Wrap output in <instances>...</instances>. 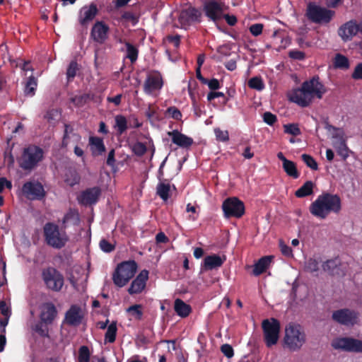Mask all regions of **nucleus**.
Here are the masks:
<instances>
[{"label": "nucleus", "instance_id": "3", "mask_svg": "<svg viewBox=\"0 0 362 362\" xmlns=\"http://www.w3.org/2000/svg\"><path fill=\"white\" fill-rule=\"evenodd\" d=\"M305 334L300 325L290 323L286 327L284 344L289 350H299L305 344Z\"/></svg>", "mask_w": 362, "mask_h": 362}, {"label": "nucleus", "instance_id": "39", "mask_svg": "<svg viewBox=\"0 0 362 362\" xmlns=\"http://www.w3.org/2000/svg\"><path fill=\"white\" fill-rule=\"evenodd\" d=\"M283 168L288 176L293 178H298L299 177L296 164L293 161L288 160L285 163H283Z\"/></svg>", "mask_w": 362, "mask_h": 362}, {"label": "nucleus", "instance_id": "51", "mask_svg": "<svg viewBox=\"0 0 362 362\" xmlns=\"http://www.w3.org/2000/svg\"><path fill=\"white\" fill-rule=\"evenodd\" d=\"M338 264L339 261L337 259H329L323 264L322 267L325 271L332 273Z\"/></svg>", "mask_w": 362, "mask_h": 362}, {"label": "nucleus", "instance_id": "27", "mask_svg": "<svg viewBox=\"0 0 362 362\" xmlns=\"http://www.w3.org/2000/svg\"><path fill=\"white\" fill-rule=\"evenodd\" d=\"M57 315V310L52 303H45L42 306V311L40 315L41 320L46 323H51Z\"/></svg>", "mask_w": 362, "mask_h": 362}, {"label": "nucleus", "instance_id": "12", "mask_svg": "<svg viewBox=\"0 0 362 362\" xmlns=\"http://www.w3.org/2000/svg\"><path fill=\"white\" fill-rule=\"evenodd\" d=\"M42 279L46 286L54 291H59L64 285L63 276L54 268L49 267L43 269Z\"/></svg>", "mask_w": 362, "mask_h": 362}, {"label": "nucleus", "instance_id": "29", "mask_svg": "<svg viewBox=\"0 0 362 362\" xmlns=\"http://www.w3.org/2000/svg\"><path fill=\"white\" fill-rule=\"evenodd\" d=\"M174 310L176 314L182 318L187 317L192 312L191 306L180 298L175 299Z\"/></svg>", "mask_w": 362, "mask_h": 362}, {"label": "nucleus", "instance_id": "33", "mask_svg": "<svg viewBox=\"0 0 362 362\" xmlns=\"http://www.w3.org/2000/svg\"><path fill=\"white\" fill-rule=\"evenodd\" d=\"M114 128L118 134H122L127 129V120L126 117L122 115H117L115 117Z\"/></svg>", "mask_w": 362, "mask_h": 362}, {"label": "nucleus", "instance_id": "10", "mask_svg": "<svg viewBox=\"0 0 362 362\" xmlns=\"http://www.w3.org/2000/svg\"><path fill=\"white\" fill-rule=\"evenodd\" d=\"M43 157V151L35 146H30L24 149L20 160V166L24 170L33 168Z\"/></svg>", "mask_w": 362, "mask_h": 362}, {"label": "nucleus", "instance_id": "44", "mask_svg": "<svg viewBox=\"0 0 362 362\" xmlns=\"http://www.w3.org/2000/svg\"><path fill=\"white\" fill-rule=\"evenodd\" d=\"M90 353L86 346H82L78 350V362H90Z\"/></svg>", "mask_w": 362, "mask_h": 362}, {"label": "nucleus", "instance_id": "55", "mask_svg": "<svg viewBox=\"0 0 362 362\" xmlns=\"http://www.w3.org/2000/svg\"><path fill=\"white\" fill-rule=\"evenodd\" d=\"M263 30V25L261 23L253 24L250 27V31L254 36L259 35Z\"/></svg>", "mask_w": 362, "mask_h": 362}, {"label": "nucleus", "instance_id": "53", "mask_svg": "<svg viewBox=\"0 0 362 362\" xmlns=\"http://www.w3.org/2000/svg\"><path fill=\"white\" fill-rule=\"evenodd\" d=\"M100 247L105 252H110L114 250L115 245L109 243L107 240L103 239L100 242Z\"/></svg>", "mask_w": 362, "mask_h": 362}, {"label": "nucleus", "instance_id": "4", "mask_svg": "<svg viewBox=\"0 0 362 362\" xmlns=\"http://www.w3.org/2000/svg\"><path fill=\"white\" fill-rule=\"evenodd\" d=\"M136 270L137 264L134 260L121 262L113 273L114 284L119 287H123L134 276Z\"/></svg>", "mask_w": 362, "mask_h": 362}, {"label": "nucleus", "instance_id": "31", "mask_svg": "<svg viewBox=\"0 0 362 362\" xmlns=\"http://www.w3.org/2000/svg\"><path fill=\"white\" fill-rule=\"evenodd\" d=\"M315 184L312 181L305 182L297 191L295 195L298 198H303L313 194Z\"/></svg>", "mask_w": 362, "mask_h": 362}, {"label": "nucleus", "instance_id": "64", "mask_svg": "<svg viewBox=\"0 0 362 362\" xmlns=\"http://www.w3.org/2000/svg\"><path fill=\"white\" fill-rule=\"evenodd\" d=\"M122 95L121 94H118L115 97H108L107 101L110 103H114L115 105H119L121 103Z\"/></svg>", "mask_w": 362, "mask_h": 362}, {"label": "nucleus", "instance_id": "49", "mask_svg": "<svg viewBox=\"0 0 362 362\" xmlns=\"http://www.w3.org/2000/svg\"><path fill=\"white\" fill-rule=\"evenodd\" d=\"M216 139L219 141H227L229 139L228 131L221 130L220 128L214 129Z\"/></svg>", "mask_w": 362, "mask_h": 362}, {"label": "nucleus", "instance_id": "58", "mask_svg": "<svg viewBox=\"0 0 362 362\" xmlns=\"http://www.w3.org/2000/svg\"><path fill=\"white\" fill-rule=\"evenodd\" d=\"M351 76L355 80L362 79V63H359L356 66Z\"/></svg>", "mask_w": 362, "mask_h": 362}, {"label": "nucleus", "instance_id": "30", "mask_svg": "<svg viewBox=\"0 0 362 362\" xmlns=\"http://www.w3.org/2000/svg\"><path fill=\"white\" fill-rule=\"evenodd\" d=\"M272 257L264 256L260 258L254 265L252 273L255 276H259L266 271L272 262Z\"/></svg>", "mask_w": 362, "mask_h": 362}, {"label": "nucleus", "instance_id": "20", "mask_svg": "<svg viewBox=\"0 0 362 362\" xmlns=\"http://www.w3.org/2000/svg\"><path fill=\"white\" fill-rule=\"evenodd\" d=\"M100 194V189L98 187H94L81 192L78 199L83 205H91L98 202Z\"/></svg>", "mask_w": 362, "mask_h": 362}, {"label": "nucleus", "instance_id": "36", "mask_svg": "<svg viewBox=\"0 0 362 362\" xmlns=\"http://www.w3.org/2000/svg\"><path fill=\"white\" fill-rule=\"evenodd\" d=\"M117 324L115 322H112L107 328V332L105 335V343H113L116 339L117 334Z\"/></svg>", "mask_w": 362, "mask_h": 362}, {"label": "nucleus", "instance_id": "50", "mask_svg": "<svg viewBox=\"0 0 362 362\" xmlns=\"http://www.w3.org/2000/svg\"><path fill=\"white\" fill-rule=\"evenodd\" d=\"M284 132L286 134L297 136L300 134V130L296 124H289L284 125Z\"/></svg>", "mask_w": 362, "mask_h": 362}, {"label": "nucleus", "instance_id": "1", "mask_svg": "<svg viewBox=\"0 0 362 362\" xmlns=\"http://www.w3.org/2000/svg\"><path fill=\"white\" fill-rule=\"evenodd\" d=\"M327 92L325 86L318 77H313L304 81L298 88L293 89L288 94L289 100L305 107L309 106L315 98L321 99Z\"/></svg>", "mask_w": 362, "mask_h": 362}, {"label": "nucleus", "instance_id": "19", "mask_svg": "<svg viewBox=\"0 0 362 362\" xmlns=\"http://www.w3.org/2000/svg\"><path fill=\"white\" fill-rule=\"evenodd\" d=\"M148 271L144 269L140 272L137 276L133 280L128 292L131 295L141 293L146 288L148 279Z\"/></svg>", "mask_w": 362, "mask_h": 362}, {"label": "nucleus", "instance_id": "47", "mask_svg": "<svg viewBox=\"0 0 362 362\" xmlns=\"http://www.w3.org/2000/svg\"><path fill=\"white\" fill-rule=\"evenodd\" d=\"M165 115L167 117H170L176 120H181L182 116L181 112L174 106L168 107L165 112Z\"/></svg>", "mask_w": 362, "mask_h": 362}, {"label": "nucleus", "instance_id": "13", "mask_svg": "<svg viewBox=\"0 0 362 362\" xmlns=\"http://www.w3.org/2000/svg\"><path fill=\"white\" fill-rule=\"evenodd\" d=\"M224 216L226 218H240L245 214L244 203L237 197L227 198L222 204Z\"/></svg>", "mask_w": 362, "mask_h": 362}, {"label": "nucleus", "instance_id": "11", "mask_svg": "<svg viewBox=\"0 0 362 362\" xmlns=\"http://www.w3.org/2000/svg\"><path fill=\"white\" fill-rule=\"evenodd\" d=\"M334 349L346 352L362 353V340L353 337H338L332 340Z\"/></svg>", "mask_w": 362, "mask_h": 362}, {"label": "nucleus", "instance_id": "60", "mask_svg": "<svg viewBox=\"0 0 362 362\" xmlns=\"http://www.w3.org/2000/svg\"><path fill=\"white\" fill-rule=\"evenodd\" d=\"M74 152L76 156L83 158L84 151L82 142H81V144H77L74 146Z\"/></svg>", "mask_w": 362, "mask_h": 362}, {"label": "nucleus", "instance_id": "25", "mask_svg": "<svg viewBox=\"0 0 362 362\" xmlns=\"http://www.w3.org/2000/svg\"><path fill=\"white\" fill-rule=\"evenodd\" d=\"M81 136L72 131L68 125L65 126L64 135L62 141L63 146L74 147L75 145L81 144Z\"/></svg>", "mask_w": 362, "mask_h": 362}, {"label": "nucleus", "instance_id": "35", "mask_svg": "<svg viewBox=\"0 0 362 362\" xmlns=\"http://www.w3.org/2000/svg\"><path fill=\"white\" fill-rule=\"evenodd\" d=\"M37 83L36 78L31 74L29 76L25 85L24 92L25 94L29 96L35 95V91L37 88Z\"/></svg>", "mask_w": 362, "mask_h": 362}, {"label": "nucleus", "instance_id": "38", "mask_svg": "<svg viewBox=\"0 0 362 362\" xmlns=\"http://www.w3.org/2000/svg\"><path fill=\"white\" fill-rule=\"evenodd\" d=\"M333 63L334 67L338 69H346L349 66L348 58L341 54H337L335 55Z\"/></svg>", "mask_w": 362, "mask_h": 362}, {"label": "nucleus", "instance_id": "56", "mask_svg": "<svg viewBox=\"0 0 362 362\" xmlns=\"http://www.w3.org/2000/svg\"><path fill=\"white\" fill-rule=\"evenodd\" d=\"M221 351L223 352V354L228 358L233 357L234 353H233V347L229 345V344H223L222 345L221 348Z\"/></svg>", "mask_w": 362, "mask_h": 362}, {"label": "nucleus", "instance_id": "57", "mask_svg": "<svg viewBox=\"0 0 362 362\" xmlns=\"http://www.w3.org/2000/svg\"><path fill=\"white\" fill-rule=\"evenodd\" d=\"M288 55L291 58L297 60H303L305 58V53L296 49L291 50Z\"/></svg>", "mask_w": 362, "mask_h": 362}, {"label": "nucleus", "instance_id": "62", "mask_svg": "<svg viewBox=\"0 0 362 362\" xmlns=\"http://www.w3.org/2000/svg\"><path fill=\"white\" fill-rule=\"evenodd\" d=\"M206 84L208 85L209 88L211 90H217L220 88L219 81L216 78H213L209 81L207 80V82Z\"/></svg>", "mask_w": 362, "mask_h": 362}, {"label": "nucleus", "instance_id": "52", "mask_svg": "<svg viewBox=\"0 0 362 362\" xmlns=\"http://www.w3.org/2000/svg\"><path fill=\"white\" fill-rule=\"evenodd\" d=\"M132 150L136 156H141L146 153V147L143 143L137 142L134 144Z\"/></svg>", "mask_w": 362, "mask_h": 362}, {"label": "nucleus", "instance_id": "40", "mask_svg": "<svg viewBox=\"0 0 362 362\" xmlns=\"http://www.w3.org/2000/svg\"><path fill=\"white\" fill-rule=\"evenodd\" d=\"M126 311L135 320H141L143 316L142 306L139 304L129 307Z\"/></svg>", "mask_w": 362, "mask_h": 362}, {"label": "nucleus", "instance_id": "43", "mask_svg": "<svg viewBox=\"0 0 362 362\" xmlns=\"http://www.w3.org/2000/svg\"><path fill=\"white\" fill-rule=\"evenodd\" d=\"M146 117L153 121H158L160 119L158 114V107L153 105H149L146 112Z\"/></svg>", "mask_w": 362, "mask_h": 362}, {"label": "nucleus", "instance_id": "46", "mask_svg": "<svg viewBox=\"0 0 362 362\" xmlns=\"http://www.w3.org/2000/svg\"><path fill=\"white\" fill-rule=\"evenodd\" d=\"M78 70V64L75 61L71 62L66 71V76L69 81L72 80Z\"/></svg>", "mask_w": 362, "mask_h": 362}, {"label": "nucleus", "instance_id": "45", "mask_svg": "<svg viewBox=\"0 0 362 362\" xmlns=\"http://www.w3.org/2000/svg\"><path fill=\"white\" fill-rule=\"evenodd\" d=\"M305 269L307 272L311 273L317 272L319 270V262L315 259L310 258L305 262Z\"/></svg>", "mask_w": 362, "mask_h": 362}, {"label": "nucleus", "instance_id": "5", "mask_svg": "<svg viewBox=\"0 0 362 362\" xmlns=\"http://www.w3.org/2000/svg\"><path fill=\"white\" fill-rule=\"evenodd\" d=\"M45 239L49 246L60 249L68 241L66 232L59 230V226L52 223H47L43 228Z\"/></svg>", "mask_w": 362, "mask_h": 362}, {"label": "nucleus", "instance_id": "34", "mask_svg": "<svg viewBox=\"0 0 362 362\" xmlns=\"http://www.w3.org/2000/svg\"><path fill=\"white\" fill-rule=\"evenodd\" d=\"M170 189V185L169 182H160L156 188L157 194L164 201L168 200L169 198V192Z\"/></svg>", "mask_w": 362, "mask_h": 362}, {"label": "nucleus", "instance_id": "2", "mask_svg": "<svg viewBox=\"0 0 362 362\" xmlns=\"http://www.w3.org/2000/svg\"><path fill=\"white\" fill-rule=\"evenodd\" d=\"M341 209V199L337 194L325 192L319 195L310 204V214L320 218L325 219L331 213L338 214Z\"/></svg>", "mask_w": 362, "mask_h": 362}, {"label": "nucleus", "instance_id": "59", "mask_svg": "<svg viewBox=\"0 0 362 362\" xmlns=\"http://www.w3.org/2000/svg\"><path fill=\"white\" fill-rule=\"evenodd\" d=\"M279 246L284 255L286 257H291L293 255L292 250L289 246L284 244L283 242H280Z\"/></svg>", "mask_w": 362, "mask_h": 362}, {"label": "nucleus", "instance_id": "6", "mask_svg": "<svg viewBox=\"0 0 362 362\" xmlns=\"http://www.w3.org/2000/svg\"><path fill=\"white\" fill-rule=\"evenodd\" d=\"M326 130L330 134L332 146L339 155L344 159L349 157V148L346 144L347 137L342 128L336 127L333 125L327 124Z\"/></svg>", "mask_w": 362, "mask_h": 362}, {"label": "nucleus", "instance_id": "22", "mask_svg": "<svg viewBox=\"0 0 362 362\" xmlns=\"http://www.w3.org/2000/svg\"><path fill=\"white\" fill-rule=\"evenodd\" d=\"M109 28L103 22L98 21L94 24L91 30V37L98 42L103 43L107 37Z\"/></svg>", "mask_w": 362, "mask_h": 362}, {"label": "nucleus", "instance_id": "17", "mask_svg": "<svg viewBox=\"0 0 362 362\" xmlns=\"http://www.w3.org/2000/svg\"><path fill=\"white\" fill-rule=\"evenodd\" d=\"M223 6V4L216 0H209L204 2L203 9L209 19L216 21L222 17Z\"/></svg>", "mask_w": 362, "mask_h": 362}, {"label": "nucleus", "instance_id": "9", "mask_svg": "<svg viewBox=\"0 0 362 362\" xmlns=\"http://www.w3.org/2000/svg\"><path fill=\"white\" fill-rule=\"evenodd\" d=\"M262 327L266 345L269 347L275 345L279 338L280 323L275 318L262 321Z\"/></svg>", "mask_w": 362, "mask_h": 362}, {"label": "nucleus", "instance_id": "61", "mask_svg": "<svg viewBox=\"0 0 362 362\" xmlns=\"http://www.w3.org/2000/svg\"><path fill=\"white\" fill-rule=\"evenodd\" d=\"M4 187H6L8 189H11L12 183L11 181L8 180L6 178L1 177L0 178V193L2 192Z\"/></svg>", "mask_w": 362, "mask_h": 362}, {"label": "nucleus", "instance_id": "41", "mask_svg": "<svg viewBox=\"0 0 362 362\" xmlns=\"http://www.w3.org/2000/svg\"><path fill=\"white\" fill-rule=\"evenodd\" d=\"M69 281L73 287L80 292H83L86 289V279H77L74 275H71L69 278Z\"/></svg>", "mask_w": 362, "mask_h": 362}, {"label": "nucleus", "instance_id": "37", "mask_svg": "<svg viewBox=\"0 0 362 362\" xmlns=\"http://www.w3.org/2000/svg\"><path fill=\"white\" fill-rule=\"evenodd\" d=\"M125 50L126 57L132 63L136 62L139 52L137 47L129 42H125Z\"/></svg>", "mask_w": 362, "mask_h": 362}, {"label": "nucleus", "instance_id": "28", "mask_svg": "<svg viewBox=\"0 0 362 362\" xmlns=\"http://www.w3.org/2000/svg\"><path fill=\"white\" fill-rule=\"evenodd\" d=\"M89 146L93 156L101 155L105 151V146L103 139L97 136H90Z\"/></svg>", "mask_w": 362, "mask_h": 362}, {"label": "nucleus", "instance_id": "32", "mask_svg": "<svg viewBox=\"0 0 362 362\" xmlns=\"http://www.w3.org/2000/svg\"><path fill=\"white\" fill-rule=\"evenodd\" d=\"M11 310L5 302L0 301V325L4 328L8 325Z\"/></svg>", "mask_w": 362, "mask_h": 362}, {"label": "nucleus", "instance_id": "48", "mask_svg": "<svg viewBox=\"0 0 362 362\" xmlns=\"http://www.w3.org/2000/svg\"><path fill=\"white\" fill-rule=\"evenodd\" d=\"M301 157L302 160L307 165L308 167H309L312 170H317V163L312 156L308 154H303Z\"/></svg>", "mask_w": 362, "mask_h": 362}, {"label": "nucleus", "instance_id": "42", "mask_svg": "<svg viewBox=\"0 0 362 362\" xmlns=\"http://www.w3.org/2000/svg\"><path fill=\"white\" fill-rule=\"evenodd\" d=\"M248 86L250 88L255 89L259 91L264 88V84L262 79L258 76L251 78L248 81Z\"/></svg>", "mask_w": 362, "mask_h": 362}, {"label": "nucleus", "instance_id": "14", "mask_svg": "<svg viewBox=\"0 0 362 362\" xmlns=\"http://www.w3.org/2000/svg\"><path fill=\"white\" fill-rule=\"evenodd\" d=\"M163 86V80L158 71H151L148 74L144 83V91L146 94L157 96Z\"/></svg>", "mask_w": 362, "mask_h": 362}, {"label": "nucleus", "instance_id": "23", "mask_svg": "<svg viewBox=\"0 0 362 362\" xmlns=\"http://www.w3.org/2000/svg\"><path fill=\"white\" fill-rule=\"evenodd\" d=\"M168 134L171 137L173 143L180 148H187L193 144V139L191 137L182 134L177 130L168 132Z\"/></svg>", "mask_w": 362, "mask_h": 362}, {"label": "nucleus", "instance_id": "63", "mask_svg": "<svg viewBox=\"0 0 362 362\" xmlns=\"http://www.w3.org/2000/svg\"><path fill=\"white\" fill-rule=\"evenodd\" d=\"M115 150L112 149L108 153L107 164L110 166H113L115 165Z\"/></svg>", "mask_w": 362, "mask_h": 362}, {"label": "nucleus", "instance_id": "7", "mask_svg": "<svg viewBox=\"0 0 362 362\" xmlns=\"http://www.w3.org/2000/svg\"><path fill=\"white\" fill-rule=\"evenodd\" d=\"M306 15L315 23L327 24L332 21L335 12L315 3H310L307 7Z\"/></svg>", "mask_w": 362, "mask_h": 362}, {"label": "nucleus", "instance_id": "16", "mask_svg": "<svg viewBox=\"0 0 362 362\" xmlns=\"http://www.w3.org/2000/svg\"><path fill=\"white\" fill-rule=\"evenodd\" d=\"M22 192L31 200L41 199L45 197L43 186L38 182H27L22 187Z\"/></svg>", "mask_w": 362, "mask_h": 362}, {"label": "nucleus", "instance_id": "15", "mask_svg": "<svg viewBox=\"0 0 362 362\" xmlns=\"http://www.w3.org/2000/svg\"><path fill=\"white\" fill-rule=\"evenodd\" d=\"M332 319L345 326H354L358 324L359 313L348 308L339 309L332 313Z\"/></svg>", "mask_w": 362, "mask_h": 362}, {"label": "nucleus", "instance_id": "24", "mask_svg": "<svg viewBox=\"0 0 362 362\" xmlns=\"http://www.w3.org/2000/svg\"><path fill=\"white\" fill-rule=\"evenodd\" d=\"M226 258L223 256H219L217 255H211L206 256L202 264L204 270H213L221 267Z\"/></svg>", "mask_w": 362, "mask_h": 362}, {"label": "nucleus", "instance_id": "54", "mask_svg": "<svg viewBox=\"0 0 362 362\" xmlns=\"http://www.w3.org/2000/svg\"><path fill=\"white\" fill-rule=\"evenodd\" d=\"M263 120L267 124L273 125L276 122V117L269 112H266L263 115Z\"/></svg>", "mask_w": 362, "mask_h": 362}, {"label": "nucleus", "instance_id": "18", "mask_svg": "<svg viewBox=\"0 0 362 362\" xmlns=\"http://www.w3.org/2000/svg\"><path fill=\"white\" fill-rule=\"evenodd\" d=\"M98 12L97 5L93 2L83 6L78 12L79 23L83 26H86L94 19Z\"/></svg>", "mask_w": 362, "mask_h": 362}, {"label": "nucleus", "instance_id": "21", "mask_svg": "<svg viewBox=\"0 0 362 362\" xmlns=\"http://www.w3.org/2000/svg\"><path fill=\"white\" fill-rule=\"evenodd\" d=\"M83 317V312L81 307L74 305L66 313L65 322L69 325L77 326L81 324Z\"/></svg>", "mask_w": 362, "mask_h": 362}, {"label": "nucleus", "instance_id": "8", "mask_svg": "<svg viewBox=\"0 0 362 362\" xmlns=\"http://www.w3.org/2000/svg\"><path fill=\"white\" fill-rule=\"evenodd\" d=\"M337 34L344 42L352 40L358 34L362 35V20L351 19L345 22L339 27Z\"/></svg>", "mask_w": 362, "mask_h": 362}, {"label": "nucleus", "instance_id": "26", "mask_svg": "<svg viewBox=\"0 0 362 362\" xmlns=\"http://www.w3.org/2000/svg\"><path fill=\"white\" fill-rule=\"evenodd\" d=\"M200 16V11L194 8H189L180 13L179 20L182 24L187 25L191 22L199 21Z\"/></svg>", "mask_w": 362, "mask_h": 362}]
</instances>
